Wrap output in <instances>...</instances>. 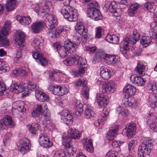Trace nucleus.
<instances>
[{"instance_id": "4468645a", "label": "nucleus", "mask_w": 157, "mask_h": 157, "mask_svg": "<svg viewBox=\"0 0 157 157\" xmlns=\"http://www.w3.org/2000/svg\"><path fill=\"white\" fill-rule=\"evenodd\" d=\"M126 132L127 136L128 137H131L135 135L136 131L135 123L131 122L127 124L124 130Z\"/></svg>"}, {"instance_id": "69168bd1", "label": "nucleus", "mask_w": 157, "mask_h": 157, "mask_svg": "<svg viewBox=\"0 0 157 157\" xmlns=\"http://www.w3.org/2000/svg\"><path fill=\"white\" fill-rule=\"evenodd\" d=\"M48 136L45 135L43 134H40L38 139L39 142V143L41 142H42L44 140H48Z\"/></svg>"}, {"instance_id": "c756f323", "label": "nucleus", "mask_w": 157, "mask_h": 157, "mask_svg": "<svg viewBox=\"0 0 157 157\" xmlns=\"http://www.w3.org/2000/svg\"><path fill=\"white\" fill-rule=\"evenodd\" d=\"M100 75L104 79H107L111 76L110 71L107 68L101 67L100 69Z\"/></svg>"}, {"instance_id": "a211bd4d", "label": "nucleus", "mask_w": 157, "mask_h": 157, "mask_svg": "<svg viewBox=\"0 0 157 157\" xmlns=\"http://www.w3.org/2000/svg\"><path fill=\"white\" fill-rule=\"evenodd\" d=\"M97 98L96 101L99 107H105L109 102L108 97L103 94H99L97 96Z\"/></svg>"}, {"instance_id": "423d86ee", "label": "nucleus", "mask_w": 157, "mask_h": 157, "mask_svg": "<svg viewBox=\"0 0 157 157\" xmlns=\"http://www.w3.org/2000/svg\"><path fill=\"white\" fill-rule=\"evenodd\" d=\"M63 63L67 66H71L76 63L78 67L87 66L85 59L80 57L77 55L66 59L63 61Z\"/></svg>"}, {"instance_id": "f3484780", "label": "nucleus", "mask_w": 157, "mask_h": 157, "mask_svg": "<svg viewBox=\"0 0 157 157\" xmlns=\"http://www.w3.org/2000/svg\"><path fill=\"white\" fill-rule=\"evenodd\" d=\"M87 13L88 16L93 19L95 21L101 20L102 19V16L99 10L98 9L94 10H87Z\"/></svg>"}, {"instance_id": "c9c22d12", "label": "nucleus", "mask_w": 157, "mask_h": 157, "mask_svg": "<svg viewBox=\"0 0 157 157\" xmlns=\"http://www.w3.org/2000/svg\"><path fill=\"white\" fill-rule=\"evenodd\" d=\"M84 116L87 119H91L95 117L94 112L91 107H87L84 111Z\"/></svg>"}, {"instance_id": "bb28decb", "label": "nucleus", "mask_w": 157, "mask_h": 157, "mask_svg": "<svg viewBox=\"0 0 157 157\" xmlns=\"http://www.w3.org/2000/svg\"><path fill=\"white\" fill-rule=\"evenodd\" d=\"M35 96L36 98L41 101H47L49 100V97L48 95L38 90L35 92Z\"/></svg>"}, {"instance_id": "412c9836", "label": "nucleus", "mask_w": 157, "mask_h": 157, "mask_svg": "<svg viewBox=\"0 0 157 157\" xmlns=\"http://www.w3.org/2000/svg\"><path fill=\"white\" fill-rule=\"evenodd\" d=\"M11 87L13 89V91L16 94L21 93L25 90V87L22 83L19 81L17 83L13 82Z\"/></svg>"}, {"instance_id": "72a5a7b5", "label": "nucleus", "mask_w": 157, "mask_h": 157, "mask_svg": "<svg viewBox=\"0 0 157 157\" xmlns=\"http://www.w3.org/2000/svg\"><path fill=\"white\" fill-rule=\"evenodd\" d=\"M106 40L108 42L113 44H117L119 41L118 36L114 34H108Z\"/></svg>"}, {"instance_id": "6e6552de", "label": "nucleus", "mask_w": 157, "mask_h": 157, "mask_svg": "<svg viewBox=\"0 0 157 157\" xmlns=\"http://www.w3.org/2000/svg\"><path fill=\"white\" fill-rule=\"evenodd\" d=\"M87 84V82L85 78H80L75 83L76 86H82L83 87L82 92L83 97L86 99H88L89 97V89L87 87L85 86Z\"/></svg>"}, {"instance_id": "6ab92c4d", "label": "nucleus", "mask_w": 157, "mask_h": 157, "mask_svg": "<svg viewBox=\"0 0 157 157\" xmlns=\"http://www.w3.org/2000/svg\"><path fill=\"white\" fill-rule=\"evenodd\" d=\"M82 142L86 150L90 153L93 152V146L91 139L85 138L82 139Z\"/></svg>"}, {"instance_id": "4c0bfd02", "label": "nucleus", "mask_w": 157, "mask_h": 157, "mask_svg": "<svg viewBox=\"0 0 157 157\" xmlns=\"http://www.w3.org/2000/svg\"><path fill=\"white\" fill-rule=\"evenodd\" d=\"M24 102L22 101H17L15 102L13 105V108L14 107V109H17L19 111L21 112H24L25 110L26 111V108L24 109Z\"/></svg>"}, {"instance_id": "13d9d810", "label": "nucleus", "mask_w": 157, "mask_h": 157, "mask_svg": "<svg viewBox=\"0 0 157 157\" xmlns=\"http://www.w3.org/2000/svg\"><path fill=\"white\" fill-rule=\"evenodd\" d=\"M11 134L10 133H7L6 134L5 138L3 139V143L5 146L9 144L10 142V137Z\"/></svg>"}, {"instance_id": "e2e57ef3", "label": "nucleus", "mask_w": 157, "mask_h": 157, "mask_svg": "<svg viewBox=\"0 0 157 157\" xmlns=\"http://www.w3.org/2000/svg\"><path fill=\"white\" fill-rule=\"evenodd\" d=\"M19 73H22L24 75H26L29 71V69L27 67H23L18 68Z\"/></svg>"}, {"instance_id": "4be33fe9", "label": "nucleus", "mask_w": 157, "mask_h": 157, "mask_svg": "<svg viewBox=\"0 0 157 157\" xmlns=\"http://www.w3.org/2000/svg\"><path fill=\"white\" fill-rule=\"evenodd\" d=\"M105 60L106 63L108 64L114 65L118 63L119 61V57L118 56L110 55L106 57Z\"/></svg>"}, {"instance_id": "603ef678", "label": "nucleus", "mask_w": 157, "mask_h": 157, "mask_svg": "<svg viewBox=\"0 0 157 157\" xmlns=\"http://www.w3.org/2000/svg\"><path fill=\"white\" fill-rule=\"evenodd\" d=\"M10 69V67L7 63L0 61V71H8Z\"/></svg>"}, {"instance_id": "c85d7f7f", "label": "nucleus", "mask_w": 157, "mask_h": 157, "mask_svg": "<svg viewBox=\"0 0 157 157\" xmlns=\"http://www.w3.org/2000/svg\"><path fill=\"white\" fill-rule=\"evenodd\" d=\"M145 65L143 62L138 63L135 69L136 73H137L140 76H143L145 75Z\"/></svg>"}, {"instance_id": "7c9ffc66", "label": "nucleus", "mask_w": 157, "mask_h": 157, "mask_svg": "<svg viewBox=\"0 0 157 157\" xmlns=\"http://www.w3.org/2000/svg\"><path fill=\"white\" fill-rule=\"evenodd\" d=\"M43 108L42 103L41 105L37 104L36 107L31 113V115L33 118H38Z\"/></svg>"}, {"instance_id": "864d4df0", "label": "nucleus", "mask_w": 157, "mask_h": 157, "mask_svg": "<svg viewBox=\"0 0 157 157\" xmlns=\"http://www.w3.org/2000/svg\"><path fill=\"white\" fill-rule=\"evenodd\" d=\"M144 7L150 12L154 11L155 10V7L154 3L151 2L145 3L144 5Z\"/></svg>"}, {"instance_id": "0e129e2a", "label": "nucleus", "mask_w": 157, "mask_h": 157, "mask_svg": "<svg viewBox=\"0 0 157 157\" xmlns=\"http://www.w3.org/2000/svg\"><path fill=\"white\" fill-rule=\"evenodd\" d=\"M107 119V118L105 117H101V118L98 120L97 121L95 122V124L96 126H98L100 124H102L105 121H106Z\"/></svg>"}, {"instance_id": "5701e85b", "label": "nucleus", "mask_w": 157, "mask_h": 157, "mask_svg": "<svg viewBox=\"0 0 157 157\" xmlns=\"http://www.w3.org/2000/svg\"><path fill=\"white\" fill-rule=\"evenodd\" d=\"M130 78L132 83L139 86L144 85L145 82V81L142 78L134 75H132Z\"/></svg>"}, {"instance_id": "680f3d73", "label": "nucleus", "mask_w": 157, "mask_h": 157, "mask_svg": "<svg viewBox=\"0 0 157 157\" xmlns=\"http://www.w3.org/2000/svg\"><path fill=\"white\" fill-rule=\"evenodd\" d=\"M102 28L100 27L96 28V30L95 32V38L99 39L102 36L101 34Z\"/></svg>"}, {"instance_id": "393cba45", "label": "nucleus", "mask_w": 157, "mask_h": 157, "mask_svg": "<svg viewBox=\"0 0 157 157\" xmlns=\"http://www.w3.org/2000/svg\"><path fill=\"white\" fill-rule=\"evenodd\" d=\"M43 108L41 114L42 115L44 119L46 121H49L51 118V114L48 109V106L45 103H42Z\"/></svg>"}, {"instance_id": "dca6fc26", "label": "nucleus", "mask_w": 157, "mask_h": 157, "mask_svg": "<svg viewBox=\"0 0 157 157\" xmlns=\"http://www.w3.org/2000/svg\"><path fill=\"white\" fill-rule=\"evenodd\" d=\"M64 47L67 50L69 51L70 54L75 52L77 48V45L70 40H66L64 42Z\"/></svg>"}, {"instance_id": "1a4fd4ad", "label": "nucleus", "mask_w": 157, "mask_h": 157, "mask_svg": "<svg viewBox=\"0 0 157 157\" xmlns=\"http://www.w3.org/2000/svg\"><path fill=\"white\" fill-rule=\"evenodd\" d=\"M102 90L103 93L111 94L115 91V84L111 81L103 82Z\"/></svg>"}, {"instance_id": "49530a36", "label": "nucleus", "mask_w": 157, "mask_h": 157, "mask_svg": "<svg viewBox=\"0 0 157 157\" xmlns=\"http://www.w3.org/2000/svg\"><path fill=\"white\" fill-rule=\"evenodd\" d=\"M151 41V38L149 36H144L140 40L141 44L145 47L147 46Z\"/></svg>"}, {"instance_id": "a878e982", "label": "nucleus", "mask_w": 157, "mask_h": 157, "mask_svg": "<svg viewBox=\"0 0 157 157\" xmlns=\"http://www.w3.org/2000/svg\"><path fill=\"white\" fill-rule=\"evenodd\" d=\"M35 96L36 98L41 101H47L49 100V97L48 95L38 90L35 92Z\"/></svg>"}, {"instance_id": "39448f33", "label": "nucleus", "mask_w": 157, "mask_h": 157, "mask_svg": "<svg viewBox=\"0 0 157 157\" xmlns=\"http://www.w3.org/2000/svg\"><path fill=\"white\" fill-rule=\"evenodd\" d=\"M10 28V22L6 21L3 27L0 31V47L7 46L9 44V42L6 37L8 34Z\"/></svg>"}, {"instance_id": "052dcab7", "label": "nucleus", "mask_w": 157, "mask_h": 157, "mask_svg": "<svg viewBox=\"0 0 157 157\" xmlns=\"http://www.w3.org/2000/svg\"><path fill=\"white\" fill-rule=\"evenodd\" d=\"M117 5L114 2H112L109 6L108 8L109 11L112 13H114L116 9Z\"/></svg>"}, {"instance_id": "b1692460", "label": "nucleus", "mask_w": 157, "mask_h": 157, "mask_svg": "<svg viewBox=\"0 0 157 157\" xmlns=\"http://www.w3.org/2000/svg\"><path fill=\"white\" fill-rule=\"evenodd\" d=\"M44 23L43 21H40L33 23L31 25V30L35 33H38L41 30L44 25Z\"/></svg>"}, {"instance_id": "a19ab883", "label": "nucleus", "mask_w": 157, "mask_h": 157, "mask_svg": "<svg viewBox=\"0 0 157 157\" xmlns=\"http://www.w3.org/2000/svg\"><path fill=\"white\" fill-rule=\"evenodd\" d=\"M3 123L6 125H9L11 127H13L15 124L10 117L8 116H5L2 119H1Z\"/></svg>"}, {"instance_id": "0eeeda50", "label": "nucleus", "mask_w": 157, "mask_h": 157, "mask_svg": "<svg viewBox=\"0 0 157 157\" xmlns=\"http://www.w3.org/2000/svg\"><path fill=\"white\" fill-rule=\"evenodd\" d=\"M18 149L20 152L24 155L29 151V140L25 138L19 141L18 143Z\"/></svg>"}, {"instance_id": "f03ea898", "label": "nucleus", "mask_w": 157, "mask_h": 157, "mask_svg": "<svg viewBox=\"0 0 157 157\" xmlns=\"http://www.w3.org/2000/svg\"><path fill=\"white\" fill-rule=\"evenodd\" d=\"M140 37V34L138 31L136 29H134L131 37H126L121 42L120 46L121 53L124 55L126 54L132 45L135 44L139 40Z\"/></svg>"}, {"instance_id": "09e8293b", "label": "nucleus", "mask_w": 157, "mask_h": 157, "mask_svg": "<svg viewBox=\"0 0 157 157\" xmlns=\"http://www.w3.org/2000/svg\"><path fill=\"white\" fill-rule=\"evenodd\" d=\"M146 119L147 123L150 124L152 123H154V121L157 122V117L153 113L148 114L146 117Z\"/></svg>"}, {"instance_id": "2f4dec72", "label": "nucleus", "mask_w": 157, "mask_h": 157, "mask_svg": "<svg viewBox=\"0 0 157 157\" xmlns=\"http://www.w3.org/2000/svg\"><path fill=\"white\" fill-rule=\"evenodd\" d=\"M17 20L23 25H28L31 22V20L29 16L22 17L17 16Z\"/></svg>"}, {"instance_id": "8fccbe9b", "label": "nucleus", "mask_w": 157, "mask_h": 157, "mask_svg": "<svg viewBox=\"0 0 157 157\" xmlns=\"http://www.w3.org/2000/svg\"><path fill=\"white\" fill-rule=\"evenodd\" d=\"M60 73V71L58 70H53L50 74L49 78L51 80H53L58 77Z\"/></svg>"}, {"instance_id": "bf43d9fd", "label": "nucleus", "mask_w": 157, "mask_h": 157, "mask_svg": "<svg viewBox=\"0 0 157 157\" xmlns=\"http://www.w3.org/2000/svg\"><path fill=\"white\" fill-rule=\"evenodd\" d=\"M88 5L89 8L87 10H91V9L94 10L97 9L96 7L98 6V4L96 1H93L90 2Z\"/></svg>"}, {"instance_id": "aec40b11", "label": "nucleus", "mask_w": 157, "mask_h": 157, "mask_svg": "<svg viewBox=\"0 0 157 157\" xmlns=\"http://www.w3.org/2000/svg\"><path fill=\"white\" fill-rule=\"evenodd\" d=\"M25 37V34L22 32H19L17 33L15 39V44L17 47L20 48L23 46V41Z\"/></svg>"}, {"instance_id": "cd10ccee", "label": "nucleus", "mask_w": 157, "mask_h": 157, "mask_svg": "<svg viewBox=\"0 0 157 157\" xmlns=\"http://www.w3.org/2000/svg\"><path fill=\"white\" fill-rule=\"evenodd\" d=\"M68 135L70 139H79L81 136V134L76 129L70 128L68 131Z\"/></svg>"}, {"instance_id": "f704fd0d", "label": "nucleus", "mask_w": 157, "mask_h": 157, "mask_svg": "<svg viewBox=\"0 0 157 157\" xmlns=\"http://www.w3.org/2000/svg\"><path fill=\"white\" fill-rule=\"evenodd\" d=\"M123 91L126 93L129 96H132L135 93L136 89L133 86L129 84L124 88Z\"/></svg>"}, {"instance_id": "3c124183", "label": "nucleus", "mask_w": 157, "mask_h": 157, "mask_svg": "<svg viewBox=\"0 0 157 157\" xmlns=\"http://www.w3.org/2000/svg\"><path fill=\"white\" fill-rule=\"evenodd\" d=\"M49 2H44L42 5V10L40 11V13H44V14H48L49 12L50 9L49 8L48 4Z\"/></svg>"}, {"instance_id": "338daca9", "label": "nucleus", "mask_w": 157, "mask_h": 157, "mask_svg": "<svg viewBox=\"0 0 157 157\" xmlns=\"http://www.w3.org/2000/svg\"><path fill=\"white\" fill-rule=\"evenodd\" d=\"M68 92V90L67 88L65 87L63 88L61 87L59 95L63 96L66 94H67Z\"/></svg>"}, {"instance_id": "6e6d98bb", "label": "nucleus", "mask_w": 157, "mask_h": 157, "mask_svg": "<svg viewBox=\"0 0 157 157\" xmlns=\"http://www.w3.org/2000/svg\"><path fill=\"white\" fill-rule=\"evenodd\" d=\"M39 144L41 146L44 148L49 147L52 145V143L50 141L49 138L48 139V140H44L42 142L40 143Z\"/></svg>"}, {"instance_id": "c03bdc74", "label": "nucleus", "mask_w": 157, "mask_h": 157, "mask_svg": "<svg viewBox=\"0 0 157 157\" xmlns=\"http://www.w3.org/2000/svg\"><path fill=\"white\" fill-rule=\"evenodd\" d=\"M40 40H41V39L39 36H37L34 38L32 45L34 49L37 50L39 48L40 44H41Z\"/></svg>"}, {"instance_id": "473e14b6", "label": "nucleus", "mask_w": 157, "mask_h": 157, "mask_svg": "<svg viewBox=\"0 0 157 157\" xmlns=\"http://www.w3.org/2000/svg\"><path fill=\"white\" fill-rule=\"evenodd\" d=\"M140 6V5L137 3H134L131 5L128 10L129 15L131 16H133L136 13L137 10Z\"/></svg>"}, {"instance_id": "79ce46f5", "label": "nucleus", "mask_w": 157, "mask_h": 157, "mask_svg": "<svg viewBox=\"0 0 157 157\" xmlns=\"http://www.w3.org/2000/svg\"><path fill=\"white\" fill-rule=\"evenodd\" d=\"M16 3L15 0H7L6 8L8 11H11L13 10Z\"/></svg>"}, {"instance_id": "e433bc0d", "label": "nucleus", "mask_w": 157, "mask_h": 157, "mask_svg": "<svg viewBox=\"0 0 157 157\" xmlns=\"http://www.w3.org/2000/svg\"><path fill=\"white\" fill-rule=\"evenodd\" d=\"M124 104L125 105L131 106L133 108H136L137 107L138 103L134 99L129 98L124 99Z\"/></svg>"}, {"instance_id": "5fc2aeb1", "label": "nucleus", "mask_w": 157, "mask_h": 157, "mask_svg": "<svg viewBox=\"0 0 157 157\" xmlns=\"http://www.w3.org/2000/svg\"><path fill=\"white\" fill-rule=\"evenodd\" d=\"M66 155L64 151L62 149L56 150L54 154V157H65Z\"/></svg>"}, {"instance_id": "a18cd8bd", "label": "nucleus", "mask_w": 157, "mask_h": 157, "mask_svg": "<svg viewBox=\"0 0 157 157\" xmlns=\"http://www.w3.org/2000/svg\"><path fill=\"white\" fill-rule=\"evenodd\" d=\"M38 86H37L36 84H35L31 82H29L28 84L27 88H25L26 94H27L29 90H30L31 91H35V92L37 89H38Z\"/></svg>"}, {"instance_id": "9b49d317", "label": "nucleus", "mask_w": 157, "mask_h": 157, "mask_svg": "<svg viewBox=\"0 0 157 157\" xmlns=\"http://www.w3.org/2000/svg\"><path fill=\"white\" fill-rule=\"evenodd\" d=\"M71 140L68 137L65 136H63L62 137V142L63 145L66 149H67V152L70 155V156L73 155L74 151L73 148L71 147Z\"/></svg>"}, {"instance_id": "58836bf2", "label": "nucleus", "mask_w": 157, "mask_h": 157, "mask_svg": "<svg viewBox=\"0 0 157 157\" xmlns=\"http://www.w3.org/2000/svg\"><path fill=\"white\" fill-rule=\"evenodd\" d=\"M116 111L118 114L121 115L124 117H127L128 113V110L127 109L120 106L117 107Z\"/></svg>"}, {"instance_id": "9d476101", "label": "nucleus", "mask_w": 157, "mask_h": 157, "mask_svg": "<svg viewBox=\"0 0 157 157\" xmlns=\"http://www.w3.org/2000/svg\"><path fill=\"white\" fill-rule=\"evenodd\" d=\"M53 47L55 49H56L58 52L61 58L63 59L66 57L68 55L70 56V54L69 51L67 50L64 46L62 48L59 43L56 42L54 43L53 45Z\"/></svg>"}, {"instance_id": "de8ad7c7", "label": "nucleus", "mask_w": 157, "mask_h": 157, "mask_svg": "<svg viewBox=\"0 0 157 157\" xmlns=\"http://www.w3.org/2000/svg\"><path fill=\"white\" fill-rule=\"evenodd\" d=\"M50 88L54 94L59 95L60 89H61V86L57 85H51L49 86V89Z\"/></svg>"}, {"instance_id": "4d7b16f0", "label": "nucleus", "mask_w": 157, "mask_h": 157, "mask_svg": "<svg viewBox=\"0 0 157 157\" xmlns=\"http://www.w3.org/2000/svg\"><path fill=\"white\" fill-rule=\"evenodd\" d=\"M114 139L113 140H109L110 141V143H111L112 146L114 147H117L120 146L123 143V142L122 141L116 140Z\"/></svg>"}, {"instance_id": "2eb2a0df", "label": "nucleus", "mask_w": 157, "mask_h": 157, "mask_svg": "<svg viewBox=\"0 0 157 157\" xmlns=\"http://www.w3.org/2000/svg\"><path fill=\"white\" fill-rule=\"evenodd\" d=\"M118 129L117 124L112 125L110 128L107 134L106 138L108 140H113L116 136Z\"/></svg>"}, {"instance_id": "f257e3e1", "label": "nucleus", "mask_w": 157, "mask_h": 157, "mask_svg": "<svg viewBox=\"0 0 157 157\" xmlns=\"http://www.w3.org/2000/svg\"><path fill=\"white\" fill-rule=\"evenodd\" d=\"M44 24L48 29L49 36L51 38H56L63 32H66V27H58L55 29L57 25V19L54 15L48 14L45 20Z\"/></svg>"}, {"instance_id": "774afa93", "label": "nucleus", "mask_w": 157, "mask_h": 157, "mask_svg": "<svg viewBox=\"0 0 157 157\" xmlns=\"http://www.w3.org/2000/svg\"><path fill=\"white\" fill-rule=\"evenodd\" d=\"M109 114V111L108 109L106 108H105L103 109L102 113L101 114V116L102 117H105L107 118Z\"/></svg>"}, {"instance_id": "20e7f679", "label": "nucleus", "mask_w": 157, "mask_h": 157, "mask_svg": "<svg viewBox=\"0 0 157 157\" xmlns=\"http://www.w3.org/2000/svg\"><path fill=\"white\" fill-rule=\"evenodd\" d=\"M153 148L152 141L149 138L146 139L139 147L138 156L140 157H148Z\"/></svg>"}, {"instance_id": "37998d69", "label": "nucleus", "mask_w": 157, "mask_h": 157, "mask_svg": "<svg viewBox=\"0 0 157 157\" xmlns=\"http://www.w3.org/2000/svg\"><path fill=\"white\" fill-rule=\"evenodd\" d=\"M39 125L36 123H33L32 124L28 125L30 132L32 134H35L36 132L39 129Z\"/></svg>"}, {"instance_id": "ea45409f", "label": "nucleus", "mask_w": 157, "mask_h": 157, "mask_svg": "<svg viewBox=\"0 0 157 157\" xmlns=\"http://www.w3.org/2000/svg\"><path fill=\"white\" fill-rule=\"evenodd\" d=\"M75 29L76 31L81 35H82L84 33L86 34L88 31L87 29H85L82 24L79 22L77 23V25Z\"/></svg>"}, {"instance_id": "ddd939ff", "label": "nucleus", "mask_w": 157, "mask_h": 157, "mask_svg": "<svg viewBox=\"0 0 157 157\" xmlns=\"http://www.w3.org/2000/svg\"><path fill=\"white\" fill-rule=\"evenodd\" d=\"M38 50L33 52V57L36 59L37 62H39L43 66H46L48 63V60L44 57L42 54L39 53Z\"/></svg>"}, {"instance_id": "f8f14e48", "label": "nucleus", "mask_w": 157, "mask_h": 157, "mask_svg": "<svg viewBox=\"0 0 157 157\" xmlns=\"http://www.w3.org/2000/svg\"><path fill=\"white\" fill-rule=\"evenodd\" d=\"M61 119L69 125L72 123V117L69 111L67 110H63L60 113Z\"/></svg>"}, {"instance_id": "7ed1b4c3", "label": "nucleus", "mask_w": 157, "mask_h": 157, "mask_svg": "<svg viewBox=\"0 0 157 157\" xmlns=\"http://www.w3.org/2000/svg\"><path fill=\"white\" fill-rule=\"evenodd\" d=\"M71 1L66 0L63 2L64 6L61 10V13L64 17L68 21H75L78 19V10L69 6Z\"/></svg>"}]
</instances>
